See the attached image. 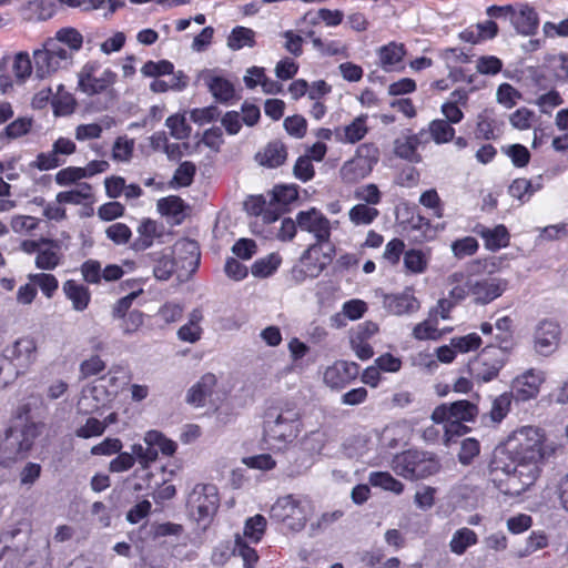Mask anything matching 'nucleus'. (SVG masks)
I'll use <instances>...</instances> for the list:
<instances>
[{"mask_svg":"<svg viewBox=\"0 0 568 568\" xmlns=\"http://www.w3.org/2000/svg\"><path fill=\"white\" fill-rule=\"evenodd\" d=\"M281 262L282 258L278 254L271 253L265 257L256 260L251 267V272L255 277L264 278L272 275Z\"/></svg>","mask_w":568,"mask_h":568,"instance_id":"obj_42","label":"nucleus"},{"mask_svg":"<svg viewBox=\"0 0 568 568\" xmlns=\"http://www.w3.org/2000/svg\"><path fill=\"white\" fill-rule=\"evenodd\" d=\"M545 381V374L541 371L530 368L517 376L513 382V388L516 393V397L520 400H528L535 398L538 393L540 385Z\"/></svg>","mask_w":568,"mask_h":568,"instance_id":"obj_21","label":"nucleus"},{"mask_svg":"<svg viewBox=\"0 0 568 568\" xmlns=\"http://www.w3.org/2000/svg\"><path fill=\"white\" fill-rule=\"evenodd\" d=\"M478 241L473 236H465L452 243L450 248L455 257L471 256L478 251Z\"/></svg>","mask_w":568,"mask_h":568,"instance_id":"obj_51","label":"nucleus"},{"mask_svg":"<svg viewBox=\"0 0 568 568\" xmlns=\"http://www.w3.org/2000/svg\"><path fill=\"white\" fill-rule=\"evenodd\" d=\"M419 143L420 140L416 134L398 138L395 140L394 144L395 154L402 159L417 162L419 160V155L417 154Z\"/></svg>","mask_w":568,"mask_h":568,"instance_id":"obj_35","label":"nucleus"},{"mask_svg":"<svg viewBox=\"0 0 568 568\" xmlns=\"http://www.w3.org/2000/svg\"><path fill=\"white\" fill-rule=\"evenodd\" d=\"M103 425H104V423H101L100 419L94 418V417H89V418H87V420L83 425L79 426L74 430V435L78 438H82V439L101 436L104 433Z\"/></svg>","mask_w":568,"mask_h":568,"instance_id":"obj_59","label":"nucleus"},{"mask_svg":"<svg viewBox=\"0 0 568 568\" xmlns=\"http://www.w3.org/2000/svg\"><path fill=\"white\" fill-rule=\"evenodd\" d=\"M18 369L26 373L37 359V343L31 337H21L4 351Z\"/></svg>","mask_w":568,"mask_h":568,"instance_id":"obj_18","label":"nucleus"},{"mask_svg":"<svg viewBox=\"0 0 568 568\" xmlns=\"http://www.w3.org/2000/svg\"><path fill=\"white\" fill-rule=\"evenodd\" d=\"M382 303L388 313L396 316L413 314L419 310V302L409 287L400 293L384 294Z\"/></svg>","mask_w":568,"mask_h":568,"instance_id":"obj_20","label":"nucleus"},{"mask_svg":"<svg viewBox=\"0 0 568 568\" xmlns=\"http://www.w3.org/2000/svg\"><path fill=\"white\" fill-rule=\"evenodd\" d=\"M36 256V266L40 270L52 271L58 267L63 258L61 243L57 240L47 239Z\"/></svg>","mask_w":568,"mask_h":568,"instance_id":"obj_25","label":"nucleus"},{"mask_svg":"<svg viewBox=\"0 0 568 568\" xmlns=\"http://www.w3.org/2000/svg\"><path fill=\"white\" fill-rule=\"evenodd\" d=\"M196 168L192 162L185 161L175 170L172 183L176 186H189L193 182Z\"/></svg>","mask_w":568,"mask_h":568,"instance_id":"obj_64","label":"nucleus"},{"mask_svg":"<svg viewBox=\"0 0 568 568\" xmlns=\"http://www.w3.org/2000/svg\"><path fill=\"white\" fill-rule=\"evenodd\" d=\"M271 517L292 531H301L307 521L308 513L302 500L292 495L278 498L271 507Z\"/></svg>","mask_w":568,"mask_h":568,"instance_id":"obj_8","label":"nucleus"},{"mask_svg":"<svg viewBox=\"0 0 568 568\" xmlns=\"http://www.w3.org/2000/svg\"><path fill=\"white\" fill-rule=\"evenodd\" d=\"M287 158L285 145L281 141L270 142L262 151H260L255 159L256 161L267 168H277L282 165Z\"/></svg>","mask_w":568,"mask_h":568,"instance_id":"obj_29","label":"nucleus"},{"mask_svg":"<svg viewBox=\"0 0 568 568\" xmlns=\"http://www.w3.org/2000/svg\"><path fill=\"white\" fill-rule=\"evenodd\" d=\"M520 98V92L509 83H501L497 88L496 100L506 109H511Z\"/></svg>","mask_w":568,"mask_h":568,"instance_id":"obj_55","label":"nucleus"},{"mask_svg":"<svg viewBox=\"0 0 568 568\" xmlns=\"http://www.w3.org/2000/svg\"><path fill=\"white\" fill-rule=\"evenodd\" d=\"M368 483L373 487L400 495L404 491V484L393 477L388 471H373L368 476Z\"/></svg>","mask_w":568,"mask_h":568,"instance_id":"obj_36","label":"nucleus"},{"mask_svg":"<svg viewBox=\"0 0 568 568\" xmlns=\"http://www.w3.org/2000/svg\"><path fill=\"white\" fill-rule=\"evenodd\" d=\"M354 195L357 200L363 202L362 204L371 206L379 204L382 200V193L378 190V186L374 183H368L357 187Z\"/></svg>","mask_w":568,"mask_h":568,"instance_id":"obj_52","label":"nucleus"},{"mask_svg":"<svg viewBox=\"0 0 568 568\" xmlns=\"http://www.w3.org/2000/svg\"><path fill=\"white\" fill-rule=\"evenodd\" d=\"M12 71L19 82H24L34 72L33 59L27 51L18 52L12 62Z\"/></svg>","mask_w":568,"mask_h":568,"instance_id":"obj_41","label":"nucleus"},{"mask_svg":"<svg viewBox=\"0 0 568 568\" xmlns=\"http://www.w3.org/2000/svg\"><path fill=\"white\" fill-rule=\"evenodd\" d=\"M217 385V377L213 373H206L187 390L185 400L187 404L202 407L206 399L211 398Z\"/></svg>","mask_w":568,"mask_h":568,"instance_id":"obj_22","label":"nucleus"},{"mask_svg":"<svg viewBox=\"0 0 568 568\" xmlns=\"http://www.w3.org/2000/svg\"><path fill=\"white\" fill-rule=\"evenodd\" d=\"M544 440L545 435L540 428L534 426L519 428L510 439L515 444L511 449L513 459L539 462L544 456Z\"/></svg>","mask_w":568,"mask_h":568,"instance_id":"obj_6","label":"nucleus"},{"mask_svg":"<svg viewBox=\"0 0 568 568\" xmlns=\"http://www.w3.org/2000/svg\"><path fill=\"white\" fill-rule=\"evenodd\" d=\"M428 132L436 144H445L454 140L455 129L453 124L443 120L435 119L428 124Z\"/></svg>","mask_w":568,"mask_h":568,"instance_id":"obj_38","label":"nucleus"},{"mask_svg":"<svg viewBox=\"0 0 568 568\" xmlns=\"http://www.w3.org/2000/svg\"><path fill=\"white\" fill-rule=\"evenodd\" d=\"M301 426V414L295 405L288 402L272 405L264 414V440L281 449L297 438Z\"/></svg>","mask_w":568,"mask_h":568,"instance_id":"obj_1","label":"nucleus"},{"mask_svg":"<svg viewBox=\"0 0 568 568\" xmlns=\"http://www.w3.org/2000/svg\"><path fill=\"white\" fill-rule=\"evenodd\" d=\"M535 118L534 111L523 106L510 114L509 122L513 128L525 131L531 128Z\"/></svg>","mask_w":568,"mask_h":568,"instance_id":"obj_57","label":"nucleus"},{"mask_svg":"<svg viewBox=\"0 0 568 568\" xmlns=\"http://www.w3.org/2000/svg\"><path fill=\"white\" fill-rule=\"evenodd\" d=\"M474 232L484 240L485 247L491 252L506 247L509 244V233L503 224L496 225L493 229L478 224L475 226Z\"/></svg>","mask_w":568,"mask_h":568,"instance_id":"obj_26","label":"nucleus"},{"mask_svg":"<svg viewBox=\"0 0 568 568\" xmlns=\"http://www.w3.org/2000/svg\"><path fill=\"white\" fill-rule=\"evenodd\" d=\"M28 277L48 298H51L59 287L57 277L49 273L29 274Z\"/></svg>","mask_w":568,"mask_h":568,"instance_id":"obj_49","label":"nucleus"},{"mask_svg":"<svg viewBox=\"0 0 568 568\" xmlns=\"http://www.w3.org/2000/svg\"><path fill=\"white\" fill-rule=\"evenodd\" d=\"M132 455L135 456L143 469H146L151 463L158 458V449L153 445L143 446L134 444L132 446Z\"/></svg>","mask_w":568,"mask_h":568,"instance_id":"obj_61","label":"nucleus"},{"mask_svg":"<svg viewBox=\"0 0 568 568\" xmlns=\"http://www.w3.org/2000/svg\"><path fill=\"white\" fill-rule=\"evenodd\" d=\"M378 215L379 211L377 209L362 203L354 205L348 212L349 221L354 225H369Z\"/></svg>","mask_w":568,"mask_h":568,"instance_id":"obj_40","label":"nucleus"},{"mask_svg":"<svg viewBox=\"0 0 568 568\" xmlns=\"http://www.w3.org/2000/svg\"><path fill=\"white\" fill-rule=\"evenodd\" d=\"M62 291L65 297L71 302L74 311L83 312L88 308L91 294L87 286L74 280H68L63 283Z\"/></svg>","mask_w":568,"mask_h":568,"instance_id":"obj_28","label":"nucleus"},{"mask_svg":"<svg viewBox=\"0 0 568 568\" xmlns=\"http://www.w3.org/2000/svg\"><path fill=\"white\" fill-rule=\"evenodd\" d=\"M536 190L537 189L532 186L529 180L516 179L509 185L508 192L513 197L518 199L520 202L524 203L530 199V196L536 192Z\"/></svg>","mask_w":568,"mask_h":568,"instance_id":"obj_56","label":"nucleus"},{"mask_svg":"<svg viewBox=\"0 0 568 568\" xmlns=\"http://www.w3.org/2000/svg\"><path fill=\"white\" fill-rule=\"evenodd\" d=\"M478 413L479 409L476 404L468 400H457L437 406L432 413V419L435 423L446 420L473 422Z\"/></svg>","mask_w":568,"mask_h":568,"instance_id":"obj_15","label":"nucleus"},{"mask_svg":"<svg viewBox=\"0 0 568 568\" xmlns=\"http://www.w3.org/2000/svg\"><path fill=\"white\" fill-rule=\"evenodd\" d=\"M115 382V376L108 375L98 383L83 387L77 405L78 412L85 415L97 412L100 406L104 405V400H109L118 394Z\"/></svg>","mask_w":568,"mask_h":568,"instance_id":"obj_10","label":"nucleus"},{"mask_svg":"<svg viewBox=\"0 0 568 568\" xmlns=\"http://www.w3.org/2000/svg\"><path fill=\"white\" fill-rule=\"evenodd\" d=\"M405 55V48L402 43L390 42L378 49L381 65L385 71H390Z\"/></svg>","mask_w":568,"mask_h":568,"instance_id":"obj_34","label":"nucleus"},{"mask_svg":"<svg viewBox=\"0 0 568 568\" xmlns=\"http://www.w3.org/2000/svg\"><path fill=\"white\" fill-rule=\"evenodd\" d=\"M92 197V186L87 182H82L78 183L77 187L73 190L59 192L55 196V201L58 204L80 205Z\"/></svg>","mask_w":568,"mask_h":568,"instance_id":"obj_32","label":"nucleus"},{"mask_svg":"<svg viewBox=\"0 0 568 568\" xmlns=\"http://www.w3.org/2000/svg\"><path fill=\"white\" fill-rule=\"evenodd\" d=\"M187 508L197 521L213 516L219 507L217 488L211 484H197L189 494Z\"/></svg>","mask_w":568,"mask_h":568,"instance_id":"obj_12","label":"nucleus"},{"mask_svg":"<svg viewBox=\"0 0 568 568\" xmlns=\"http://www.w3.org/2000/svg\"><path fill=\"white\" fill-rule=\"evenodd\" d=\"M64 162L65 160L59 158L54 150L51 149L49 152L39 153L31 165L40 171H49L62 165Z\"/></svg>","mask_w":568,"mask_h":568,"instance_id":"obj_58","label":"nucleus"},{"mask_svg":"<svg viewBox=\"0 0 568 568\" xmlns=\"http://www.w3.org/2000/svg\"><path fill=\"white\" fill-rule=\"evenodd\" d=\"M511 469L506 468V478L500 480V490L505 495L520 496L528 490L537 480L540 468L534 460H514Z\"/></svg>","mask_w":568,"mask_h":568,"instance_id":"obj_5","label":"nucleus"},{"mask_svg":"<svg viewBox=\"0 0 568 568\" xmlns=\"http://www.w3.org/2000/svg\"><path fill=\"white\" fill-rule=\"evenodd\" d=\"M367 115H358L349 124L334 131L335 139L341 143L355 144L365 138L368 132Z\"/></svg>","mask_w":568,"mask_h":568,"instance_id":"obj_27","label":"nucleus"},{"mask_svg":"<svg viewBox=\"0 0 568 568\" xmlns=\"http://www.w3.org/2000/svg\"><path fill=\"white\" fill-rule=\"evenodd\" d=\"M153 261L155 262L153 275L160 281H166L171 277L174 271V260L170 254L153 253Z\"/></svg>","mask_w":568,"mask_h":568,"instance_id":"obj_44","label":"nucleus"},{"mask_svg":"<svg viewBox=\"0 0 568 568\" xmlns=\"http://www.w3.org/2000/svg\"><path fill=\"white\" fill-rule=\"evenodd\" d=\"M134 150V140L119 136L112 146V159L116 162H129Z\"/></svg>","mask_w":568,"mask_h":568,"instance_id":"obj_50","label":"nucleus"},{"mask_svg":"<svg viewBox=\"0 0 568 568\" xmlns=\"http://www.w3.org/2000/svg\"><path fill=\"white\" fill-rule=\"evenodd\" d=\"M39 434L40 429L34 423L10 427L0 447L2 464L26 458Z\"/></svg>","mask_w":568,"mask_h":568,"instance_id":"obj_3","label":"nucleus"},{"mask_svg":"<svg viewBox=\"0 0 568 568\" xmlns=\"http://www.w3.org/2000/svg\"><path fill=\"white\" fill-rule=\"evenodd\" d=\"M158 211L162 215L178 217L183 213L184 203L183 201L175 195H171L168 197L160 199L158 201Z\"/></svg>","mask_w":568,"mask_h":568,"instance_id":"obj_54","label":"nucleus"},{"mask_svg":"<svg viewBox=\"0 0 568 568\" xmlns=\"http://www.w3.org/2000/svg\"><path fill=\"white\" fill-rule=\"evenodd\" d=\"M358 367L355 363L338 361L324 372V383L331 389L339 390L356 378Z\"/></svg>","mask_w":568,"mask_h":568,"instance_id":"obj_19","label":"nucleus"},{"mask_svg":"<svg viewBox=\"0 0 568 568\" xmlns=\"http://www.w3.org/2000/svg\"><path fill=\"white\" fill-rule=\"evenodd\" d=\"M138 234L132 246L135 251H144L153 244L156 237L162 235V227L155 221L145 219L138 226Z\"/></svg>","mask_w":568,"mask_h":568,"instance_id":"obj_31","label":"nucleus"},{"mask_svg":"<svg viewBox=\"0 0 568 568\" xmlns=\"http://www.w3.org/2000/svg\"><path fill=\"white\" fill-rule=\"evenodd\" d=\"M505 364V352L500 347L487 346L468 364V371L478 383L496 378Z\"/></svg>","mask_w":568,"mask_h":568,"instance_id":"obj_9","label":"nucleus"},{"mask_svg":"<svg viewBox=\"0 0 568 568\" xmlns=\"http://www.w3.org/2000/svg\"><path fill=\"white\" fill-rule=\"evenodd\" d=\"M206 85L212 95L220 102H229L234 97V88L230 81L222 77H205Z\"/></svg>","mask_w":568,"mask_h":568,"instance_id":"obj_37","label":"nucleus"},{"mask_svg":"<svg viewBox=\"0 0 568 568\" xmlns=\"http://www.w3.org/2000/svg\"><path fill=\"white\" fill-rule=\"evenodd\" d=\"M34 75L45 79L59 70L68 69L73 63L62 48L55 47L50 40H45L41 48L33 50Z\"/></svg>","mask_w":568,"mask_h":568,"instance_id":"obj_7","label":"nucleus"},{"mask_svg":"<svg viewBox=\"0 0 568 568\" xmlns=\"http://www.w3.org/2000/svg\"><path fill=\"white\" fill-rule=\"evenodd\" d=\"M478 542L477 534L470 528L457 529L449 541V549L453 554L462 556L466 550Z\"/></svg>","mask_w":568,"mask_h":568,"instance_id":"obj_33","label":"nucleus"},{"mask_svg":"<svg viewBox=\"0 0 568 568\" xmlns=\"http://www.w3.org/2000/svg\"><path fill=\"white\" fill-rule=\"evenodd\" d=\"M255 44V32L245 27H235L229 38L227 47L232 50H241L244 47L252 48Z\"/></svg>","mask_w":568,"mask_h":568,"instance_id":"obj_39","label":"nucleus"},{"mask_svg":"<svg viewBox=\"0 0 568 568\" xmlns=\"http://www.w3.org/2000/svg\"><path fill=\"white\" fill-rule=\"evenodd\" d=\"M548 545V539L542 532H531L530 536L526 539V544L523 548H520L517 552L518 558H525L530 556L537 550L545 548Z\"/></svg>","mask_w":568,"mask_h":568,"instance_id":"obj_53","label":"nucleus"},{"mask_svg":"<svg viewBox=\"0 0 568 568\" xmlns=\"http://www.w3.org/2000/svg\"><path fill=\"white\" fill-rule=\"evenodd\" d=\"M266 528V519L262 515H255L245 521L244 538L252 542H258Z\"/></svg>","mask_w":568,"mask_h":568,"instance_id":"obj_47","label":"nucleus"},{"mask_svg":"<svg viewBox=\"0 0 568 568\" xmlns=\"http://www.w3.org/2000/svg\"><path fill=\"white\" fill-rule=\"evenodd\" d=\"M419 203L433 210V214L435 217L440 219L444 215L443 202L435 189L427 190L423 192L419 196Z\"/></svg>","mask_w":568,"mask_h":568,"instance_id":"obj_60","label":"nucleus"},{"mask_svg":"<svg viewBox=\"0 0 568 568\" xmlns=\"http://www.w3.org/2000/svg\"><path fill=\"white\" fill-rule=\"evenodd\" d=\"M511 398V393H503L494 398L489 412V417L494 423H500L507 416L510 409Z\"/></svg>","mask_w":568,"mask_h":568,"instance_id":"obj_48","label":"nucleus"},{"mask_svg":"<svg viewBox=\"0 0 568 568\" xmlns=\"http://www.w3.org/2000/svg\"><path fill=\"white\" fill-rule=\"evenodd\" d=\"M115 79L116 74L112 70H102L98 62L90 61L78 73V87L83 93L94 95L106 90Z\"/></svg>","mask_w":568,"mask_h":568,"instance_id":"obj_11","label":"nucleus"},{"mask_svg":"<svg viewBox=\"0 0 568 568\" xmlns=\"http://www.w3.org/2000/svg\"><path fill=\"white\" fill-rule=\"evenodd\" d=\"M510 23L517 32L524 36H531L538 29L539 19L534 8L528 4H520L517 9H514Z\"/></svg>","mask_w":568,"mask_h":568,"instance_id":"obj_24","label":"nucleus"},{"mask_svg":"<svg viewBox=\"0 0 568 568\" xmlns=\"http://www.w3.org/2000/svg\"><path fill=\"white\" fill-rule=\"evenodd\" d=\"M406 432L407 429L404 425L394 424L386 426L381 435L382 446L390 449L398 447L405 442Z\"/></svg>","mask_w":568,"mask_h":568,"instance_id":"obj_43","label":"nucleus"},{"mask_svg":"<svg viewBox=\"0 0 568 568\" xmlns=\"http://www.w3.org/2000/svg\"><path fill=\"white\" fill-rule=\"evenodd\" d=\"M174 70V65L168 60L161 61H148L141 68V73L144 77H160L171 74Z\"/></svg>","mask_w":568,"mask_h":568,"instance_id":"obj_63","label":"nucleus"},{"mask_svg":"<svg viewBox=\"0 0 568 568\" xmlns=\"http://www.w3.org/2000/svg\"><path fill=\"white\" fill-rule=\"evenodd\" d=\"M390 467L396 475L414 480L436 474L440 464L433 453L408 449L395 455Z\"/></svg>","mask_w":568,"mask_h":568,"instance_id":"obj_2","label":"nucleus"},{"mask_svg":"<svg viewBox=\"0 0 568 568\" xmlns=\"http://www.w3.org/2000/svg\"><path fill=\"white\" fill-rule=\"evenodd\" d=\"M166 128L170 130L172 138L176 140L187 139L191 134V126L186 123L183 114H173L165 121Z\"/></svg>","mask_w":568,"mask_h":568,"instance_id":"obj_46","label":"nucleus"},{"mask_svg":"<svg viewBox=\"0 0 568 568\" xmlns=\"http://www.w3.org/2000/svg\"><path fill=\"white\" fill-rule=\"evenodd\" d=\"M234 552L242 557L245 568H254L258 560L256 550L250 547L240 536L235 539Z\"/></svg>","mask_w":568,"mask_h":568,"instance_id":"obj_62","label":"nucleus"},{"mask_svg":"<svg viewBox=\"0 0 568 568\" xmlns=\"http://www.w3.org/2000/svg\"><path fill=\"white\" fill-rule=\"evenodd\" d=\"M508 282L498 277H486L481 280H468L470 295L474 296L475 303L488 304L499 297L506 290Z\"/></svg>","mask_w":568,"mask_h":568,"instance_id":"obj_16","label":"nucleus"},{"mask_svg":"<svg viewBox=\"0 0 568 568\" xmlns=\"http://www.w3.org/2000/svg\"><path fill=\"white\" fill-rule=\"evenodd\" d=\"M378 160V148L374 143H363L354 156L341 166L339 176L346 184L357 183L371 174Z\"/></svg>","mask_w":568,"mask_h":568,"instance_id":"obj_4","label":"nucleus"},{"mask_svg":"<svg viewBox=\"0 0 568 568\" xmlns=\"http://www.w3.org/2000/svg\"><path fill=\"white\" fill-rule=\"evenodd\" d=\"M430 261L429 251L409 248L404 252L403 264L406 274L418 275L427 271Z\"/></svg>","mask_w":568,"mask_h":568,"instance_id":"obj_30","label":"nucleus"},{"mask_svg":"<svg viewBox=\"0 0 568 568\" xmlns=\"http://www.w3.org/2000/svg\"><path fill=\"white\" fill-rule=\"evenodd\" d=\"M333 253L334 250L331 246L328 252H324V245H310L301 257L302 271L308 277H317L331 263Z\"/></svg>","mask_w":568,"mask_h":568,"instance_id":"obj_17","label":"nucleus"},{"mask_svg":"<svg viewBox=\"0 0 568 568\" xmlns=\"http://www.w3.org/2000/svg\"><path fill=\"white\" fill-rule=\"evenodd\" d=\"M55 47L62 48L73 63L74 54L80 51L83 44V36L72 27L59 29L54 37L48 38Z\"/></svg>","mask_w":568,"mask_h":568,"instance_id":"obj_23","label":"nucleus"},{"mask_svg":"<svg viewBox=\"0 0 568 568\" xmlns=\"http://www.w3.org/2000/svg\"><path fill=\"white\" fill-rule=\"evenodd\" d=\"M144 443L153 445L158 452L161 450L166 456L173 455L176 450V444L158 430H149L144 436Z\"/></svg>","mask_w":568,"mask_h":568,"instance_id":"obj_45","label":"nucleus"},{"mask_svg":"<svg viewBox=\"0 0 568 568\" xmlns=\"http://www.w3.org/2000/svg\"><path fill=\"white\" fill-rule=\"evenodd\" d=\"M296 223L302 231L314 235L316 240L314 244H329L332 223L320 210L311 207L307 211L298 212Z\"/></svg>","mask_w":568,"mask_h":568,"instance_id":"obj_13","label":"nucleus"},{"mask_svg":"<svg viewBox=\"0 0 568 568\" xmlns=\"http://www.w3.org/2000/svg\"><path fill=\"white\" fill-rule=\"evenodd\" d=\"M561 329L554 321H541L534 331V349L542 356L551 355L559 346Z\"/></svg>","mask_w":568,"mask_h":568,"instance_id":"obj_14","label":"nucleus"}]
</instances>
